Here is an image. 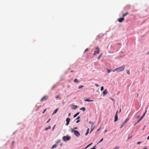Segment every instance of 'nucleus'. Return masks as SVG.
I'll list each match as a JSON object with an SVG mask.
<instances>
[{
	"mask_svg": "<svg viewBox=\"0 0 149 149\" xmlns=\"http://www.w3.org/2000/svg\"><path fill=\"white\" fill-rule=\"evenodd\" d=\"M62 139L64 141H66L68 140H70L71 138L70 136H64Z\"/></svg>",
	"mask_w": 149,
	"mask_h": 149,
	"instance_id": "7ed1b4c3",
	"label": "nucleus"
},
{
	"mask_svg": "<svg viewBox=\"0 0 149 149\" xmlns=\"http://www.w3.org/2000/svg\"><path fill=\"white\" fill-rule=\"evenodd\" d=\"M95 128L94 127H93V128H91V130L92 131H93V130L94 128Z\"/></svg>",
	"mask_w": 149,
	"mask_h": 149,
	"instance_id": "58836bf2",
	"label": "nucleus"
},
{
	"mask_svg": "<svg viewBox=\"0 0 149 149\" xmlns=\"http://www.w3.org/2000/svg\"><path fill=\"white\" fill-rule=\"evenodd\" d=\"M135 95H136L137 96V97L138 96V94L137 93H136Z\"/></svg>",
	"mask_w": 149,
	"mask_h": 149,
	"instance_id": "09e8293b",
	"label": "nucleus"
},
{
	"mask_svg": "<svg viewBox=\"0 0 149 149\" xmlns=\"http://www.w3.org/2000/svg\"><path fill=\"white\" fill-rule=\"evenodd\" d=\"M70 118H66V123H65V125L67 126L68 125H69V122L70 121Z\"/></svg>",
	"mask_w": 149,
	"mask_h": 149,
	"instance_id": "39448f33",
	"label": "nucleus"
},
{
	"mask_svg": "<svg viewBox=\"0 0 149 149\" xmlns=\"http://www.w3.org/2000/svg\"><path fill=\"white\" fill-rule=\"evenodd\" d=\"M118 44H120V43H117Z\"/></svg>",
	"mask_w": 149,
	"mask_h": 149,
	"instance_id": "338daca9",
	"label": "nucleus"
},
{
	"mask_svg": "<svg viewBox=\"0 0 149 149\" xmlns=\"http://www.w3.org/2000/svg\"><path fill=\"white\" fill-rule=\"evenodd\" d=\"M125 67V66L124 65H123L120 67L116 68V69L113 70H112L113 71V72H114L116 71L118 72H121L123 71L124 70Z\"/></svg>",
	"mask_w": 149,
	"mask_h": 149,
	"instance_id": "f257e3e1",
	"label": "nucleus"
},
{
	"mask_svg": "<svg viewBox=\"0 0 149 149\" xmlns=\"http://www.w3.org/2000/svg\"><path fill=\"white\" fill-rule=\"evenodd\" d=\"M129 118L128 117L123 122L125 124L129 120Z\"/></svg>",
	"mask_w": 149,
	"mask_h": 149,
	"instance_id": "9d476101",
	"label": "nucleus"
},
{
	"mask_svg": "<svg viewBox=\"0 0 149 149\" xmlns=\"http://www.w3.org/2000/svg\"><path fill=\"white\" fill-rule=\"evenodd\" d=\"M74 82H77V83L79 82L78 81V80L77 79H75L74 80Z\"/></svg>",
	"mask_w": 149,
	"mask_h": 149,
	"instance_id": "4be33fe9",
	"label": "nucleus"
},
{
	"mask_svg": "<svg viewBox=\"0 0 149 149\" xmlns=\"http://www.w3.org/2000/svg\"><path fill=\"white\" fill-rule=\"evenodd\" d=\"M47 99V98H45V100H46Z\"/></svg>",
	"mask_w": 149,
	"mask_h": 149,
	"instance_id": "69168bd1",
	"label": "nucleus"
},
{
	"mask_svg": "<svg viewBox=\"0 0 149 149\" xmlns=\"http://www.w3.org/2000/svg\"><path fill=\"white\" fill-rule=\"evenodd\" d=\"M124 19V18L123 17L122 18H120L118 19V22H122Z\"/></svg>",
	"mask_w": 149,
	"mask_h": 149,
	"instance_id": "423d86ee",
	"label": "nucleus"
},
{
	"mask_svg": "<svg viewBox=\"0 0 149 149\" xmlns=\"http://www.w3.org/2000/svg\"><path fill=\"white\" fill-rule=\"evenodd\" d=\"M103 140V138H102L99 141V143H101V142Z\"/></svg>",
	"mask_w": 149,
	"mask_h": 149,
	"instance_id": "c85d7f7f",
	"label": "nucleus"
},
{
	"mask_svg": "<svg viewBox=\"0 0 149 149\" xmlns=\"http://www.w3.org/2000/svg\"><path fill=\"white\" fill-rule=\"evenodd\" d=\"M100 128H99V129L97 130V131H99L100 130Z\"/></svg>",
	"mask_w": 149,
	"mask_h": 149,
	"instance_id": "bf43d9fd",
	"label": "nucleus"
},
{
	"mask_svg": "<svg viewBox=\"0 0 149 149\" xmlns=\"http://www.w3.org/2000/svg\"><path fill=\"white\" fill-rule=\"evenodd\" d=\"M77 129V127H74V129Z\"/></svg>",
	"mask_w": 149,
	"mask_h": 149,
	"instance_id": "c03bdc74",
	"label": "nucleus"
},
{
	"mask_svg": "<svg viewBox=\"0 0 149 149\" xmlns=\"http://www.w3.org/2000/svg\"><path fill=\"white\" fill-rule=\"evenodd\" d=\"M113 101V100H114V99H111Z\"/></svg>",
	"mask_w": 149,
	"mask_h": 149,
	"instance_id": "680f3d73",
	"label": "nucleus"
},
{
	"mask_svg": "<svg viewBox=\"0 0 149 149\" xmlns=\"http://www.w3.org/2000/svg\"><path fill=\"white\" fill-rule=\"evenodd\" d=\"M80 120H77L76 121V122L77 123H79V122H80Z\"/></svg>",
	"mask_w": 149,
	"mask_h": 149,
	"instance_id": "ea45409f",
	"label": "nucleus"
},
{
	"mask_svg": "<svg viewBox=\"0 0 149 149\" xmlns=\"http://www.w3.org/2000/svg\"><path fill=\"white\" fill-rule=\"evenodd\" d=\"M71 72H73V70H71Z\"/></svg>",
	"mask_w": 149,
	"mask_h": 149,
	"instance_id": "0e129e2a",
	"label": "nucleus"
},
{
	"mask_svg": "<svg viewBox=\"0 0 149 149\" xmlns=\"http://www.w3.org/2000/svg\"><path fill=\"white\" fill-rule=\"evenodd\" d=\"M127 73L128 74H130V70H127Z\"/></svg>",
	"mask_w": 149,
	"mask_h": 149,
	"instance_id": "4c0bfd02",
	"label": "nucleus"
},
{
	"mask_svg": "<svg viewBox=\"0 0 149 149\" xmlns=\"http://www.w3.org/2000/svg\"><path fill=\"white\" fill-rule=\"evenodd\" d=\"M45 97V96H44L40 100V101H42L43 100Z\"/></svg>",
	"mask_w": 149,
	"mask_h": 149,
	"instance_id": "bb28decb",
	"label": "nucleus"
},
{
	"mask_svg": "<svg viewBox=\"0 0 149 149\" xmlns=\"http://www.w3.org/2000/svg\"><path fill=\"white\" fill-rule=\"evenodd\" d=\"M95 85L97 87H98L99 86V85L97 84H95Z\"/></svg>",
	"mask_w": 149,
	"mask_h": 149,
	"instance_id": "e433bc0d",
	"label": "nucleus"
},
{
	"mask_svg": "<svg viewBox=\"0 0 149 149\" xmlns=\"http://www.w3.org/2000/svg\"><path fill=\"white\" fill-rule=\"evenodd\" d=\"M47 109H45L44 110V111H43L42 112V114H43L44 113L45 111H46V110Z\"/></svg>",
	"mask_w": 149,
	"mask_h": 149,
	"instance_id": "473e14b6",
	"label": "nucleus"
},
{
	"mask_svg": "<svg viewBox=\"0 0 149 149\" xmlns=\"http://www.w3.org/2000/svg\"><path fill=\"white\" fill-rule=\"evenodd\" d=\"M89 123L90 124H92V125H94L95 124L94 123H93L91 121H89Z\"/></svg>",
	"mask_w": 149,
	"mask_h": 149,
	"instance_id": "a878e982",
	"label": "nucleus"
},
{
	"mask_svg": "<svg viewBox=\"0 0 149 149\" xmlns=\"http://www.w3.org/2000/svg\"><path fill=\"white\" fill-rule=\"evenodd\" d=\"M140 116H138L137 117V118H139V117Z\"/></svg>",
	"mask_w": 149,
	"mask_h": 149,
	"instance_id": "13d9d810",
	"label": "nucleus"
},
{
	"mask_svg": "<svg viewBox=\"0 0 149 149\" xmlns=\"http://www.w3.org/2000/svg\"><path fill=\"white\" fill-rule=\"evenodd\" d=\"M120 148V147L118 146H116L113 148L112 149H118Z\"/></svg>",
	"mask_w": 149,
	"mask_h": 149,
	"instance_id": "aec40b11",
	"label": "nucleus"
},
{
	"mask_svg": "<svg viewBox=\"0 0 149 149\" xmlns=\"http://www.w3.org/2000/svg\"><path fill=\"white\" fill-rule=\"evenodd\" d=\"M88 147H87V146L84 149H86L87 148H88Z\"/></svg>",
	"mask_w": 149,
	"mask_h": 149,
	"instance_id": "5fc2aeb1",
	"label": "nucleus"
},
{
	"mask_svg": "<svg viewBox=\"0 0 149 149\" xmlns=\"http://www.w3.org/2000/svg\"><path fill=\"white\" fill-rule=\"evenodd\" d=\"M88 50V48H86L84 51V52H86V51H87Z\"/></svg>",
	"mask_w": 149,
	"mask_h": 149,
	"instance_id": "f704fd0d",
	"label": "nucleus"
},
{
	"mask_svg": "<svg viewBox=\"0 0 149 149\" xmlns=\"http://www.w3.org/2000/svg\"><path fill=\"white\" fill-rule=\"evenodd\" d=\"M125 124L123 122L121 124V126L120 127V128H121L124 126Z\"/></svg>",
	"mask_w": 149,
	"mask_h": 149,
	"instance_id": "b1692460",
	"label": "nucleus"
},
{
	"mask_svg": "<svg viewBox=\"0 0 149 149\" xmlns=\"http://www.w3.org/2000/svg\"><path fill=\"white\" fill-rule=\"evenodd\" d=\"M99 50L100 48L98 47H96L95 49V51L94 52L93 55L95 56L96 54H98L100 52Z\"/></svg>",
	"mask_w": 149,
	"mask_h": 149,
	"instance_id": "20e7f679",
	"label": "nucleus"
},
{
	"mask_svg": "<svg viewBox=\"0 0 149 149\" xmlns=\"http://www.w3.org/2000/svg\"><path fill=\"white\" fill-rule=\"evenodd\" d=\"M71 132H74V134L76 136L79 137L80 135V134L77 130H75L73 129H71Z\"/></svg>",
	"mask_w": 149,
	"mask_h": 149,
	"instance_id": "f03ea898",
	"label": "nucleus"
},
{
	"mask_svg": "<svg viewBox=\"0 0 149 149\" xmlns=\"http://www.w3.org/2000/svg\"><path fill=\"white\" fill-rule=\"evenodd\" d=\"M58 108H57V109H55V111H54V112H53V113L52 115H54V114H56V113L57 112V111H58Z\"/></svg>",
	"mask_w": 149,
	"mask_h": 149,
	"instance_id": "ddd939ff",
	"label": "nucleus"
},
{
	"mask_svg": "<svg viewBox=\"0 0 149 149\" xmlns=\"http://www.w3.org/2000/svg\"><path fill=\"white\" fill-rule=\"evenodd\" d=\"M89 129L88 128L87 129V132H86V133L85 134L86 135H87L89 133Z\"/></svg>",
	"mask_w": 149,
	"mask_h": 149,
	"instance_id": "a211bd4d",
	"label": "nucleus"
},
{
	"mask_svg": "<svg viewBox=\"0 0 149 149\" xmlns=\"http://www.w3.org/2000/svg\"><path fill=\"white\" fill-rule=\"evenodd\" d=\"M141 143V142H138L137 143V144L138 145L139 144H140Z\"/></svg>",
	"mask_w": 149,
	"mask_h": 149,
	"instance_id": "a19ab883",
	"label": "nucleus"
},
{
	"mask_svg": "<svg viewBox=\"0 0 149 149\" xmlns=\"http://www.w3.org/2000/svg\"><path fill=\"white\" fill-rule=\"evenodd\" d=\"M121 111V109L120 108L119 110V113H120Z\"/></svg>",
	"mask_w": 149,
	"mask_h": 149,
	"instance_id": "864d4df0",
	"label": "nucleus"
},
{
	"mask_svg": "<svg viewBox=\"0 0 149 149\" xmlns=\"http://www.w3.org/2000/svg\"><path fill=\"white\" fill-rule=\"evenodd\" d=\"M118 119V115L116 114H115V116L114 117V122H116V121Z\"/></svg>",
	"mask_w": 149,
	"mask_h": 149,
	"instance_id": "6e6552de",
	"label": "nucleus"
},
{
	"mask_svg": "<svg viewBox=\"0 0 149 149\" xmlns=\"http://www.w3.org/2000/svg\"><path fill=\"white\" fill-rule=\"evenodd\" d=\"M80 118V117L79 116L77 117V118L76 119H79Z\"/></svg>",
	"mask_w": 149,
	"mask_h": 149,
	"instance_id": "a18cd8bd",
	"label": "nucleus"
},
{
	"mask_svg": "<svg viewBox=\"0 0 149 149\" xmlns=\"http://www.w3.org/2000/svg\"><path fill=\"white\" fill-rule=\"evenodd\" d=\"M96 147V146H95L91 149H96V148H95Z\"/></svg>",
	"mask_w": 149,
	"mask_h": 149,
	"instance_id": "2f4dec72",
	"label": "nucleus"
},
{
	"mask_svg": "<svg viewBox=\"0 0 149 149\" xmlns=\"http://www.w3.org/2000/svg\"><path fill=\"white\" fill-rule=\"evenodd\" d=\"M80 110H82L83 111H84L86 110V109L84 107H82L81 108H80Z\"/></svg>",
	"mask_w": 149,
	"mask_h": 149,
	"instance_id": "4468645a",
	"label": "nucleus"
},
{
	"mask_svg": "<svg viewBox=\"0 0 149 149\" xmlns=\"http://www.w3.org/2000/svg\"><path fill=\"white\" fill-rule=\"evenodd\" d=\"M93 125H92L91 126V128H93V127H94V126H93Z\"/></svg>",
	"mask_w": 149,
	"mask_h": 149,
	"instance_id": "8fccbe9b",
	"label": "nucleus"
},
{
	"mask_svg": "<svg viewBox=\"0 0 149 149\" xmlns=\"http://www.w3.org/2000/svg\"><path fill=\"white\" fill-rule=\"evenodd\" d=\"M108 93V91L107 89H105L103 92V95L104 96Z\"/></svg>",
	"mask_w": 149,
	"mask_h": 149,
	"instance_id": "0eeeda50",
	"label": "nucleus"
},
{
	"mask_svg": "<svg viewBox=\"0 0 149 149\" xmlns=\"http://www.w3.org/2000/svg\"><path fill=\"white\" fill-rule=\"evenodd\" d=\"M50 120H51V119H50V118H49V119L48 120L47 122V123H49V121H50Z\"/></svg>",
	"mask_w": 149,
	"mask_h": 149,
	"instance_id": "79ce46f5",
	"label": "nucleus"
},
{
	"mask_svg": "<svg viewBox=\"0 0 149 149\" xmlns=\"http://www.w3.org/2000/svg\"><path fill=\"white\" fill-rule=\"evenodd\" d=\"M102 55V54L101 53L100 54L99 56L97 57V59H99L100 57H101Z\"/></svg>",
	"mask_w": 149,
	"mask_h": 149,
	"instance_id": "412c9836",
	"label": "nucleus"
},
{
	"mask_svg": "<svg viewBox=\"0 0 149 149\" xmlns=\"http://www.w3.org/2000/svg\"><path fill=\"white\" fill-rule=\"evenodd\" d=\"M104 90V87L103 86H102L101 88V91H102Z\"/></svg>",
	"mask_w": 149,
	"mask_h": 149,
	"instance_id": "c756f323",
	"label": "nucleus"
},
{
	"mask_svg": "<svg viewBox=\"0 0 149 149\" xmlns=\"http://www.w3.org/2000/svg\"><path fill=\"white\" fill-rule=\"evenodd\" d=\"M92 131L91 130V131H90V133H91Z\"/></svg>",
	"mask_w": 149,
	"mask_h": 149,
	"instance_id": "e2e57ef3",
	"label": "nucleus"
},
{
	"mask_svg": "<svg viewBox=\"0 0 149 149\" xmlns=\"http://www.w3.org/2000/svg\"><path fill=\"white\" fill-rule=\"evenodd\" d=\"M55 126H56V125H54V127H53V128H52V130H54V128H55Z\"/></svg>",
	"mask_w": 149,
	"mask_h": 149,
	"instance_id": "37998d69",
	"label": "nucleus"
},
{
	"mask_svg": "<svg viewBox=\"0 0 149 149\" xmlns=\"http://www.w3.org/2000/svg\"><path fill=\"white\" fill-rule=\"evenodd\" d=\"M51 128L50 126H49L48 127L45 128V130H47L50 129Z\"/></svg>",
	"mask_w": 149,
	"mask_h": 149,
	"instance_id": "2eb2a0df",
	"label": "nucleus"
},
{
	"mask_svg": "<svg viewBox=\"0 0 149 149\" xmlns=\"http://www.w3.org/2000/svg\"><path fill=\"white\" fill-rule=\"evenodd\" d=\"M77 107V105H73L72 106V109H76Z\"/></svg>",
	"mask_w": 149,
	"mask_h": 149,
	"instance_id": "9b49d317",
	"label": "nucleus"
},
{
	"mask_svg": "<svg viewBox=\"0 0 149 149\" xmlns=\"http://www.w3.org/2000/svg\"><path fill=\"white\" fill-rule=\"evenodd\" d=\"M146 112H147L146 111H145V112L143 114V115L141 116V117L139 119L140 120H142V119L145 116V114L146 113Z\"/></svg>",
	"mask_w": 149,
	"mask_h": 149,
	"instance_id": "1a4fd4ad",
	"label": "nucleus"
},
{
	"mask_svg": "<svg viewBox=\"0 0 149 149\" xmlns=\"http://www.w3.org/2000/svg\"><path fill=\"white\" fill-rule=\"evenodd\" d=\"M85 101H87V102H92L93 101V100H91L88 99H86L84 100Z\"/></svg>",
	"mask_w": 149,
	"mask_h": 149,
	"instance_id": "6ab92c4d",
	"label": "nucleus"
},
{
	"mask_svg": "<svg viewBox=\"0 0 149 149\" xmlns=\"http://www.w3.org/2000/svg\"><path fill=\"white\" fill-rule=\"evenodd\" d=\"M147 139L148 140L149 139V136L148 137Z\"/></svg>",
	"mask_w": 149,
	"mask_h": 149,
	"instance_id": "6e6d98bb",
	"label": "nucleus"
},
{
	"mask_svg": "<svg viewBox=\"0 0 149 149\" xmlns=\"http://www.w3.org/2000/svg\"><path fill=\"white\" fill-rule=\"evenodd\" d=\"M92 143H91L90 144H88V145L87 146V147H89L92 144Z\"/></svg>",
	"mask_w": 149,
	"mask_h": 149,
	"instance_id": "72a5a7b5",
	"label": "nucleus"
},
{
	"mask_svg": "<svg viewBox=\"0 0 149 149\" xmlns=\"http://www.w3.org/2000/svg\"><path fill=\"white\" fill-rule=\"evenodd\" d=\"M118 111H117L116 112V114L118 115Z\"/></svg>",
	"mask_w": 149,
	"mask_h": 149,
	"instance_id": "de8ad7c7",
	"label": "nucleus"
},
{
	"mask_svg": "<svg viewBox=\"0 0 149 149\" xmlns=\"http://www.w3.org/2000/svg\"><path fill=\"white\" fill-rule=\"evenodd\" d=\"M107 70L108 72V73H109L111 72V70H110L109 69H107Z\"/></svg>",
	"mask_w": 149,
	"mask_h": 149,
	"instance_id": "c9c22d12",
	"label": "nucleus"
},
{
	"mask_svg": "<svg viewBox=\"0 0 149 149\" xmlns=\"http://www.w3.org/2000/svg\"><path fill=\"white\" fill-rule=\"evenodd\" d=\"M132 137V136H129L128 138H127V140H128L129 139H131Z\"/></svg>",
	"mask_w": 149,
	"mask_h": 149,
	"instance_id": "7c9ffc66",
	"label": "nucleus"
},
{
	"mask_svg": "<svg viewBox=\"0 0 149 149\" xmlns=\"http://www.w3.org/2000/svg\"><path fill=\"white\" fill-rule=\"evenodd\" d=\"M70 115H71V113H70L68 114V116H70Z\"/></svg>",
	"mask_w": 149,
	"mask_h": 149,
	"instance_id": "603ef678",
	"label": "nucleus"
},
{
	"mask_svg": "<svg viewBox=\"0 0 149 149\" xmlns=\"http://www.w3.org/2000/svg\"><path fill=\"white\" fill-rule=\"evenodd\" d=\"M141 120H140L139 119L134 125H135L137 123H138Z\"/></svg>",
	"mask_w": 149,
	"mask_h": 149,
	"instance_id": "5701e85b",
	"label": "nucleus"
},
{
	"mask_svg": "<svg viewBox=\"0 0 149 149\" xmlns=\"http://www.w3.org/2000/svg\"><path fill=\"white\" fill-rule=\"evenodd\" d=\"M145 125L144 127H143V130L144 128H145Z\"/></svg>",
	"mask_w": 149,
	"mask_h": 149,
	"instance_id": "4d7b16f0",
	"label": "nucleus"
},
{
	"mask_svg": "<svg viewBox=\"0 0 149 149\" xmlns=\"http://www.w3.org/2000/svg\"><path fill=\"white\" fill-rule=\"evenodd\" d=\"M61 142V140H58L56 142V143L57 144L58 143Z\"/></svg>",
	"mask_w": 149,
	"mask_h": 149,
	"instance_id": "cd10ccee",
	"label": "nucleus"
},
{
	"mask_svg": "<svg viewBox=\"0 0 149 149\" xmlns=\"http://www.w3.org/2000/svg\"><path fill=\"white\" fill-rule=\"evenodd\" d=\"M58 97H59V95H58V96H57L56 97V99H58Z\"/></svg>",
	"mask_w": 149,
	"mask_h": 149,
	"instance_id": "49530a36",
	"label": "nucleus"
},
{
	"mask_svg": "<svg viewBox=\"0 0 149 149\" xmlns=\"http://www.w3.org/2000/svg\"><path fill=\"white\" fill-rule=\"evenodd\" d=\"M129 14V13L127 12H126V13H125V14H124L123 15V17L124 18V17L126 16V15H128Z\"/></svg>",
	"mask_w": 149,
	"mask_h": 149,
	"instance_id": "f3484780",
	"label": "nucleus"
},
{
	"mask_svg": "<svg viewBox=\"0 0 149 149\" xmlns=\"http://www.w3.org/2000/svg\"><path fill=\"white\" fill-rule=\"evenodd\" d=\"M57 146V145L56 144H55L51 148V149H54L55 148H56Z\"/></svg>",
	"mask_w": 149,
	"mask_h": 149,
	"instance_id": "f8f14e48",
	"label": "nucleus"
},
{
	"mask_svg": "<svg viewBox=\"0 0 149 149\" xmlns=\"http://www.w3.org/2000/svg\"><path fill=\"white\" fill-rule=\"evenodd\" d=\"M84 86H83V85L80 86H79L78 87V89H80V88H82V87H84Z\"/></svg>",
	"mask_w": 149,
	"mask_h": 149,
	"instance_id": "393cba45",
	"label": "nucleus"
},
{
	"mask_svg": "<svg viewBox=\"0 0 149 149\" xmlns=\"http://www.w3.org/2000/svg\"><path fill=\"white\" fill-rule=\"evenodd\" d=\"M14 143V141H13V142H12V144L13 145V143Z\"/></svg>",
	"mask_w": 149,
	"mask_h": 149,
	"instance_id": "052dcab7",
	"label": "nucleus"
},
{
	"mask_svg": "<svg viewBox=\"0 0 149 149\" xmlns=\"http://www.w3.org/2000/svg\"><path fill=\"white\" fill-rule=\"evenodd\" d=\"M143 149H147V147H145L144 148H143Z\"/></svg>",
	"mask_w": 149,
	"mask_h": 149,
	"instance_id": "3c124183",
	"label": "nucleus"
},
{
	"mask_svg": "<svg viewBox=\"0 0 149 149\" xmlns=\"http://www.w3.org/2000/svg\"><path fill=\"white\" fill-rule=\"evenodd\" d=\"M79 113V112H78L74 116V118H75L76 117Z\"/></svg>",
	"mask_w": 149,
	"mask_h": 149,
	"instance_id": "dca6fc26",
	"label": "nucleus"
}]
</instances>
